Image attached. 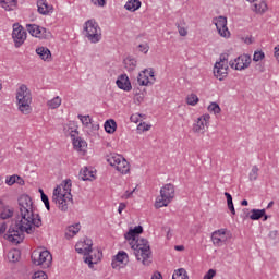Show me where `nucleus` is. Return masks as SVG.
<instances>
[{"label":"nucleus","instance_id":"aec40b11","mask_svg":"<svg viewBox=\"0 0 279 279\" xmlns=\"http://www.w3.org/2000/svg\"><path fill=\"white\" fill-rule=\"evenodd\" d=\"M147 73H149V70L145 69L138 74L137 84H140V86H149V84H154V82L149 81V76H147Z\"/></svg>","mask_w":279,"mask_h":279},{"label":"nucleus","instance_id":"4be33fe9","mask_svg":"<svg viewBox=\"0 0 279 279\" xmlns=\"http://www.w3.org/2000/svg\"><path fill=\"white\" fill-rule=\"evenodd\" d=\"M116 169L122 174L130 173V162H128V160H125V158L122 157V159H120V162L117 165Z\"/></svg>","mask_w":279,"mask_h":279},{"label":"nucleus","instance_id":"bf43d9fd","mask_svg":"<svg viewBox=\"0 0 279 279\" xmlns=\"http://www.w3.org/2000/svg\"><path fill=\"white\" fill-rule=\"evenodd\" d=\"M225 197L227 198V204H232V195L228 192H225Z\"/></svg>","mask_w":279,"mask_h":279},{"label":"nucleus","instance_id":"c9c22d12","mask_svg":"<svg viewBox=\"0 0 279 279\" xmlns=\"http://www.w3.org/2000/svg\"><path fill=\"white\" fill-rule=\"evenodd\" d=\"M123 156L121 155H113L111 157H109L107 159V162L111 166V167H116L119 165V162H121Z\"/></svg>","mask_w":279,"mask_h":279},{"label":"nucleus","instance_id":"338daca9","mask_svg":"<svg viewBox=\"0 0 279 279\" xmlns=\"http://www.w3.org/2000/svg\"><path fill=\"white\" fill-rule=\"evenodd\" d=\"M174 250H177V252H182L184 250L183 245H177L174 246Z\"/></svg>","mask_w":279,"mask_h":279},{"label":"nucleus","instance_id":"72a5a7b5","mask_svg":"<svg viewBox=\"0 0 279 279\" xmlns=\"http://www.w3.org/2000/svg\"><path fill=\"white\" fill-rule=\"evenodd\" d=\"M61 105H62V98H60L59 96L54 97L53 99L47 102V106H49L51 110H56V108H60Z\"/></svg>","mask_w":279,"mask_h":279},{"label":"nucleus","instance_id":"f257e3e1","mask_svg":"<svg viewBox=\"0 0 279 279\" xmlns=\"http://www.w3.org/2000/svg\"><path fill=\"white\" fill-rule=\"evenodd\" d=\"M43 226L40 214H34V202L29 195H22L19 198V213L11 221L8 233L4 239L11 243H23L26 234H34L36 228Z\"/></svg>","mask_w":279,"mask_h":279},{"label":"nucleus","instance_id":"c03bdc74","mask_svg":"<svg viewBox=\"0 0 279 279\" xmlns=\"http://www.w3.org/2000/svg\"><path fill=\"white\" fill-rule=\"evenodd\" d=\"M264 58H265V52L263 51H255L253 56L254 62H260V60H264Z\"/></svg>","mask_w":279,"mask_h":279},{"label":"nucleus","instance_id":"052dcab7","mask_svg":"<svg viewBox=\"0 0 279 279\" xmlns=\"http://www.w3.org/2000/svg\"><path fill=\"white\" fill-rule=\"evenodd\" d=\"M269 236H270V239H274V240L278 239V231H276V230L270 231Z\"/></svg>","mask_w":279,"mask_h":279},{"label":"nucleus","instance_id":"6e6d98bb","mask_svg":"<svg viewBox=\"0 0 279 279\" xmlns=\"http://www.w3.org/2000/svg\"><path fill=\"white\" fill-rule=\"evenodd\" d=\"M7 230H8V223L5 222L0 223V234H5Z\"/></svg>","mask_w":279,"mask_h":279},{"label":"nucleus","instance_id":"412c9836","mask_svg":"<svg viewBox=\"0 0 279 279\" xmlns=\"http://www.w3.org/2000/svg\"><path fill=\"white\" fill-rule=\"evenodd\" d=\"M253 11L256 12V14H265V12H267V2H265V0H255Z\"/></svg>","mask_w":279,"mask_h":279},{"label":"nucleus","instance_id":"09e8293b","mask_svg":"<svg viewBox=\"0 0 279 279\" xmlns=\"http://www.w3.org/2000/svg\"><path fill=\"white\" fill-rule=\"evenodd\" d=\"M138 49H140V51H142V53H147L149 51V45H147V44H140L138 45Z\"/></svg>","mask_w":279,"mask_h":279},{"label":"nucleus","instance_id":"39448f33","mask_svg":"<svg viewBox=\"0 0 279 279\" xmlns=\"http://www.w3.org/2000/svg\"><path fill=\"white\" fill-rule=\"evenodd\" d=\"M84 32L89 43L96 44L101 40V27H99V24L95 19L85 22Z\"/></svg>","mask_w":279,"mask_h":279},{"label":"nucleus","instance_id":"7ed1b4c3","mask_svg":"<svg viewBox=\"0 0 279 279\" xmlns=\"http://www.w3.org/2000/svg\"><path fill=\"white\" fill-rule=\"evenodd\" d=\"M17 109L22 114H32V90L22 84L16 90Z\"/></svg>","mask_w":279,"mask_h":279},{"label":"nucleus","instance_id":"6e6552de","mask_svg":"<svg viewBox=\"0 0 279 279\" xmlns=\"http://www.w3.org/2000/svg\"><path fill=\"white\" fill-rule=\"evenodd\" d=\"M12 38L16 49H19V47H21L27 39L25 28H23V26H21L19 23L13 24Z\"/></svg>","mask_w":279,"mask_h":279},{"label":"nucleus","instance_id":"13d9d810","mask_svg":"<svg viewBox=\"0 0 279 279\" xmlns=\"http://www.w3.org/2000/svg\"><path fill=\"white\" fill-rule=\"evenodd\" d=\"M119 265H121V263H119L116 258H113L111 263L112 269H119Z\"/></svg>","mask_w":279,"mask_h":279},{"label":"nucleus","instance_id":"69168bd1","mask_svg":"<svg viewBox=\"0 0 279 279\" xmlns=\"http://www.w3.org/2000/svg\"><path fill=\"white\" fill-rule=\"evenodd\" d=\"M167 230V239H171V228H165Z\"/></svg>","mask_w":279,"mask_h":279},{"label":"nucleus","instance_id":"1a4fd4ad","mask_svg":"<svg viewBox=\"0 0 279 279\" xmlns=\"http://www.w3.org/2000/svg\"><path fill=\"white\" fill-rule=\"evenodd\" d=\"M216 29L222 38H230V31L228 29V19L223 15L213 19Z\"/></svg>","mask_w":279,"mask_h":279},{"label":"nucleus","instance_id":"9d476101","mask_svg":"<svg viewBox=\"0 0 279 279\" xmlns=\"http://www.w3.org/2000/svg\"><path fill=\"white\" fill-rule=\"evenodd\" d=\"M231 234L228 232V229H219L211 233V241L215 247H221L228 243V239H230Z\"/></svg>","mask_w":279,"mask_h":279},{"label":"nucleus","instance_id":"7c9ffc66","mask_svg":"<svg viewBox=\"0 0 279 279\" xmlns=\"http://www.w3.org/2000/svg\"><path fill=\"white\" fill-rule=\"evenodd\" d=\"M172 279H189V274H186V269L179 268L172 275Z\"/></svg>","mask_w":279,"mask_h":279},{"label":"nucleus","instance_id":"774afa93","mask_svg":"<svg viewBox=\"0 0 279 279\" xmlns=\"http://www.w3.org/2000/svg\"><path fill=\"white\" fill-rule=\"evenodd\" d=\"M247 204H248L247 199H243V201L241 202V206H247Z\"/></svg>","mask_w":279,"mask_h":279},{"label":"nucleus","instance_id":"a878e982","mask_svg":"<svg viewBox=\"0 0 279 279\" xmlns=\"http://www.w3.org/2000/svg\"><path fill=\"white\" fill-rule=\"evenodd\" d=\"M104 128L107 134H114L117 132V121L109 119L105 122Z\"/></svg>","mask_w":279,"mask_h":279},{"label":"nucleus","instance_id":"ea45409f","mask_svg":"<svg viewBox=\"0 0 279 279\" xmlns=\"http://www.w3.org/2000/svg\"><path fill=\"white\" fill-rule=\"evenodd\" d=\"M208 112H214V114H220L221 113V107H219V104L211 102L208 108Z\"/></svg>","mask_w":279,"mask_h":279},{"label":"nucleus","instance_id":"f8f14e48","mask_svg":"<svg viewBox=\"0 0 279 279\" xmlns=\"http://www.w3.org/2000/svg\"><path fill=\"white\" fill-rule=\"evenodd\" d=\"M252 64V58L247 54H242L234 60L229 61V65L231 69H235V71H243L247 69Z\"/></svg>","mask_w":279,"mask_h":279},{"label":"nucleus","instance_id":"2f4dec72","mask_svg":"<svg viewBox=\"0 0 279 279\" xmlns=\"http://www.w3.org/2000/svg\"><path fill=\"white\" fill-rule=\"evenodd\" d=\"M71 179H68L65 181H63V183L61 184V189H63L64 191V195H66V197H73V195H71Z\"/></svg>","mask_w":279,"mask_h":279},{"label":"nucleus","instance_id":"2eb2a0df","mask_svg":"<svg viewBox=\"0 0 279 279\" xmlns=\"http://www.w3.org/2000/svg\"><path fill=\"white\" fill-rule=\"evenodd\" d=\"M214 75L220 82L228 77V64L216 63L214 66Z\"/></svg>","mask_w":279,"mask_h":279},{"label":"nucleus","instance_id":"9b49d317","mask_svg":"<svg viewBox=\"0 0 279 279\" xmlns=\"http://www.w3.org/2000/svg\"><path fill=\"white\" fill-rule=\"evenodd\" d=\"M27 32L35 36V38H41L44 40H49L51 38V32L47 31L45 27H40L36 24H27Z\"/></svg>","mask_w":279,"mask_h":279},{"label":"nucleus","instance_id":"473e14b6","mask_svg":"<svg viewBox=\"0 0 279 279\" xmlns=\"http://www.w3.org/2000/svg\"><path fill=\"white\" fill-rule=\"evenodd\" d=\"M8 258L10 263H19V258H21V251L13 250L8 253Z\"/></svg>","mask_w":279,"mask_h":279},{"label":"nucleus","instance_id":"de8ad7c7","mask_svg":"<svg viewBox=\"0 0 279 279\" xmlns=\"http://www.w3.org/2000/svg\"><path fill=\"white\" fill-rule=\"evenodd\" d=\"M214 276H217V271L215 269H209L203 279H213Z\"/></svg>","mask_w":279,"mask_h":279},{"label":"nucleus","instance_id":"49530a36","mask_svg":"<svg viewBox=\"0 0 279 279\" xmlns=\"http://www.w3.org/2000/svg\"><path fill=\"white\" fill-rule=\"evenodd\" d=\"M33 279H47V274L43 270H39L34 274Z\"/></svg>","mask_w":279,"mask_h":279},{"label":"nucleus","instance_id":"a18cd8bd","mask_svg":"<svg viewBox=\"0 0 279 279\" xmlns=\"http://www.w3.org/2000/svg\"><path fill=\"white\" fill-rule=\"evenodd\" d=\"M41 202L45 204L47 210H51V205L49 203V196H47V194H41Z\"/></svg>","mask_w":279,"mask_h":279},{"label":"nucleus","instance_id":"c756f323","mask_svg":"<svg viewBox=\"0 0 279 279\" xmlns=\"http://www.w3.org/2000/svg\"><path fill=\"white\" fill-rule=\"evenodd\" d=\"M264 215H265V209H252L250 219L252 221H258V219H263Z\"/></svg>","mask_w":279,"mask_h":279},{"label":"nucleus","instance_id":"e433bc0d","mask_svg":"<svg viewBox=\"0 0 279 279\" xmlns=\"http://www.w3.org/2000/svg\"><path fill=\"white\" fill-rule=\"evenodd\" d=\"M81 243H83V247L85 246V255H90L93 252V240L85 238Z\"/></svg>","mask_w":279,"mask_h":279},{"label":"nucleus","instance_id":"0e129e2a","mask_svg":"<svg viewBox=\"0 0 279 279\" xmlns=\"http://www.w3.org/2000/svg\"><path fill=\"white\" fill-rule=\"evenodd\" d=\"M244 43H246V45H252L254 40L252 39V37H246Z\"/></svg>","mask_w":279,"mask_h":279},{"label":"nucleus","instance_id":"8fccbe9b","mask_svg":"<svg viewBox=\"0 0 279 279\" xmlns=\"http://www.w3.org/2000/svg\"><path fill=\"white\" fill-rule=\"evenodd\" d=\"M178 31L180 36H186L189 34V31H186L184 27L180 26V24H177Z\"/></svg>","mask_w":279,"mask_h":279},{"label":"nucleus","instance_id":"58836bf2","mask_svg":"<svg viewBox=\"0 0 279 279\" xmlns=\"http://www.w3.org/2000/svg\"><path fill=\"white\" fill-rule=\"evenodd\" d=\"M197 104H199V97H197L195 94H191L186 97L187 106H197Z\"/></svg>","mask_w":279,"mask_h":279},{"label":"nucleus","instance_id":"dca6fc26","mask_svg":"<svg viewBox=\"0 0 279 279\" xmlns=\"http://www.w3.org/2000/svg\"><path fill=\"white\" fill-rule=\"evenodd\" d=\"M116 84L121 90H132V83L130 82V77H128V74H121L116 81Z\"/></svg>","mask_w":279,"mask_h":279},{"label":"nucleus","instance_id":"e2e57ef3","mask_svg":"<svg viewBox=\"0 0 279 279\" xmlns=\"http://www.w3.org/2000/svg\"><path fill=\"white\" fill-rule=\"evenodd\" d=\"M130 120L133 122V123H138V116L136 114H132Z\"/></svg>","mask_w":279,"mask_h":279},{"label":"nucleus","instance_id":"ddd939ff","mask_svg":"<svg viewBox=\"0 0 279 279\" xmlns=\"http://www.w3.org/2000/svg\"><path fill=\"white\" fill-rule=\"evenodd\" d=\"M209 122H210V114L206 113L199 117L196 123L193 124L194 134H204V132H206V128H208Z\"/></svg>","mask_w":279,"mask_h":279},{"label":"nucleus","instance_id":"0eeeda50","mask_svg":"<svg viewBox=\"0 0 279 279\" xmlns=\"http://www.w3.org/2000/svg\"><path fill=\"white\" fill-rule=\"evenodd\" d=\"M31 258L33 265H43L44 268L51 267V263L53 260V257L49 251H34Z\"/></svg>","mask_w":279,"mask_h":279},{"label":"nucleus","instance_id":"864d4df0","mask_svg":"<svg viewBox=\"0 0 279 279\" xmlns=\"http://www.w3.org/2000/svg\"><path fill=\"white\" fill-rule=\"evenodd\" d=\"M94 5H99L100 8H104L106 5V0H92Z\"/></svg>","mask_w":279,"mask_h":279},{"label":"nucleus","instance_id":"393cba45","mask_svg":"<svg viewBox=\"0 0 279 279\" xmlns=\"http://www.w3.org/2000/svg\"><path fill=\"white\" fill-rule=\"evenodd\" d=\"M141 5H142L141 0H129L125 3L124 8L129 12H136V10H140Z\"/></svg>","mask_w":279,"mask_h":279},{"label":"nucleus","instance_id":"a211bd4d","mask_svg":"<svg viewBox=\"0 0 279 279\" xmlns=\"http://www.w3.org/2000/svg\"><path fill=\"white\" fill-rule=\"evenodd\" d=\"M12 217H14V208L0 203V219H12Z\"/></svg>","mask_w":279,"mask_h":279},{"label":"nucleus","instance_id":"f03ea898","mask_svg":"<svg viewBox=\"0 0 279 279\" xmlns=\"http://www.w3.org/2000/svg\"><path fill=\"white\" fill-rule=\"evenodd\" d=\"M138 234H143V226H137L134 229H130L124 238L126 241H131L130 245L134 251L136 260H142L143 265L149 266L151 263V247L149 246V241L147 239H137Z\"/></svg>","mask_w":279,"mask_h":279},{"label":"nucleus","instance_id":"a19ab883","mask_svg":"<svg viewBox=\"0 0 279 279\" xmlns=\"http://www.w3.org/2000/svg\"><path fill=\"white\" fill-rule=\"evenodd\" d=\"M248 178H250L251 182L258 180V166H253V168L248 174Z\"/></svg>","mask_w":279,"mask_h":279},{"label":"nucleus","instance_id":"5701e85b","mask_svg":"<svg viewBox=\"0 0 279 279\" xmlns=\"http://www.w3.org/2000/svg\"><path fill=\"white\" fill-rule=\"evenodd\" d=\"M17 1L16 0H0V5L7 12H12L16 8Z\"/></svg>","mask_w":279,"mask_h":279},{"label":"nucleus","instance_id":"4d7b16f0","mask_svg":"<svg viewBox=\"0 0 279 279\" xmlns=\"http://www.w3.org/2000/svg\"><path fill=\"white\" fill-rule=\"evenodd\" d=\"M126 207L128 205L125 203H120L118 208L119 215H121V213H123V210H125Z\"/></svg>","mask_w":279,"mask_h":279},{"label":"nucleus","instance_id":"79ce46f5","mask_svg":"<svg viewBox=\"0 0 279 279\" xmlns=\"http://www.w3.org/2000/svg\"><path fill=\"white\" fill-rule=\"evenodd\" d=\"M151 130V125L145 122H142L137 125V133L141 134L143 132H149Z\"/></svg>","mask_w":279,"mask_h":279},{"label":"nucleus","instance_id":"4468645a","mask_svg":"<svg viewBox=\"0 0 279 279\" xmlns=\"http://www.w3.org/2000/svg\"><path fill=\"white\" fill-rule=\"evenodd\" d=\"M75 251L77 254H83L86 256V246H84V243H76ZM97 260H99V258L97 259V257L94 258L93 255H87V257L84 259V263H86L88 267L93 268V265H97Z\"/></svg>","mask_w":279,"mask_h":279},{"label":"nucleus","instance_id":"37998d69","mask_svg":"<svg viewBox=\"0 0 279 279\" xmlns=\"http://www.w3.org/2000/svg\"><path fill=\"white\" fill-rule=\"evenodd\" d=\"M16 180H21V177L14 174V175L7 178L5 183L8 184V186H12L13 184H16Z\"/></svg>","mask_w":279,"mask_h":279},{"label":"nucleus","instance_id":"5fc2aeb1","mask_svg":"<svg viewBox=\"0 0 279 279\" xmlns=\"http://www.w3.org/2000/svg\"><path fill=\"white\" fill-rule=\"evenodd\" d=\"M227 206H228L231 215H236V209H234V203L233 202L232 203H228Z\"/></svg>","mask_w":279,"mask_h":279},{"label":"nucleus","instance_id":"423d86ee","mask_svg":"<svg viewBox=\"0 0 279 279\" xmlns=\"http://www.w3.org/2000/svg\"><path fill=\"white\" fill-rule=\"evenodd\" d=\"M52 202L58 204L59 210L66 213V210H69V202L73 204V197H69L66 194L62 193V186L58 185L53 190Z\"/></svg>","mask_w":279,"mask_h":279},{"label":"nucleus","instance_id":"bb28decb","mask_svg":"<svg viewBox=\"0 0 279 279\" xmlns=\"http://www.w3.org/2000/svg\"><path fill=\"white\" fill-rule=\"evenodd\" d=\"M114 258L117 259L118 263H120V265H128V263H130V258L128 256V253H125V251L118 252Z\"/></svg>","mask_w":279,"mask_h":279},{"label":"nucleus","instance_id":"cd10ccee","mask_svg":"<svg viewBox=\"0 0 279 279\" xmlns=\"http://www.w3.org/2000/svg\"><path fill=\"white\" fill-rule=\"evenodd\" d=\"M137 61L134 58L128 57L124 59V68L126 71H134L136 69Z\"/></svg>","mask_w":279,"mask_h":279},{"label":"nucleus","instance_id":"f3484780","mask_svg":"<svg viewBox=\"0 0 279 279\" xmlns=\"http://www.w3.org/2000/svg\"><path fill=\"white\" fill-rule=\"evenodd\" d=\"M37 8L39 14L44 16L53 14V5L47 3V0H37Z\"/></svg>","mask_w":279,"mask_h":279},{"label":"nucleus","instance_id":"4c0bfd02","mask_svg":"<svg viewBox=\"0 0 279 279\" xmlns=\"http://www.w3.org/2000/svg\"><path fill=\"white\" fill-rule=\"evenodd\" d=\"M77 117L85 128H90V125H93V119L90 118V116L78 114Z\"/></svg>","mask_w":279,"mask_h":279},{"label":"nucleus","instance_id":"680f3d73","mask_svg":"<svg viewBox=\"0 0 279 279\" xmlns=\"http://www.w3.org/2000/svg\"><path fill=\"white\" fill-rule=\"evenodd\" d=\"M146 73H148L149 77H151L150 82H153V84H154V82H156V76L154 75V70H150V71H148Z\"/></svg>","mask_w":279,"mask_h":279},{"label":"nucleus","instance_id":"3c124183","mask_svg":"<svg viewBox=\"0 0 279 279\" xmlns=\"http://www.w3.org/2000/svg\"><path fill=\"white\" fill-rule=\"evenodd\" d=\"M216 64H228V54H221L220 61L216 62Z\"/></svg>","mask_w":279,"mask_h":279},{"label":"nucleus","instance_id":"c85d7f7f","mask_svg":"<svg viewBox=\"0 0 279 279\" xmlns=\"http://www.w3.org/2000/svg\"><path fill=\"white\" fill-rule=\"evenodd\" d=\"M77 232H80V223L69 226L68 232H65V236L68 239H73V236H75V234H77Z\"/></svg>","mask_w":279,"mask_h":279},{"label":"nucleus","instance_id":"20e7f679","mask_svg":"<svg viewBox=\"0 0 279 279\" xmlns=\"http://www.w3.org/2000/svg\"><path fill=\"white\" fill-rule=\"evenodd\" d=\"M173 197H175V186L171 183H167L160 190V197L156 199L155 208H163L165 206H169Z\"/></svg>","mask_w":279,"mask_h":279},{"label":"nucleus","instance_id":"f704fd0d","mask_svg":"<svg viewBox=\"0 0 279 279\" xmlns=\"http://www.w3.org/2000/svg\"><path fill=\"white\" fill-rule=\"evenodd\" d=\"M86 141L82 140L81 137L73 138V146L75 147V149L82 151L86 147Z\"/></svg>","mask_w":279,"mask_h":279},{"label":"nucleus","instance_id":"b1692460","mask_svg":"<svg viewBox=\"0 0 279 279\" xmlns=\"http://www.w3.org/2000/svg\"><path fill=\"white\" fill-rule=\"evenodd\" d=\"M80 178L83 182L93 180V178H95V172L85 167L80 171Z\"/></svg>","mask_w":279,"mask_h":279},{"label":"nucleus","instance_id":"6ab92c4d","mask_svg":"<svg viewBox=\"0 0 279 279\" xmlns=\"http://www.w3.org/2000/svg\"><path fill=\"white\" fill-rule=\"evenodd\" d=\"M36 53H37V56H39V58L41 60H44V62H50V60H51V50H49V48L39 47V48L36 49Z\"/></svg>","mask_w":279,"mask_h":279},{"label":"nucleus","instance_id":"603ef678","mask_svg":"<svg viewBox=\"0 0 279 279\" xmlns=\"http://www.w3.org/2000/svg\"><path fill=\"white\" fill-rule=\"evenodd\" d=\"M134 191H136V189L132 190L131 192L126 191L124 193V195L122 196V199H130V197H132V195H134Z\"/></svg>","mask_w":279,"mask_h":279}]
</instances>
